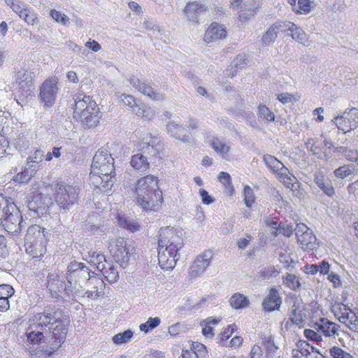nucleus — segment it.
<instances>
[{
  "instance_id": "obj_1",
  "label": "nucleus",
  "mask_w": 358,
  "mask_h": 358,
  "mask_svg": "<svg viewBox=\"0 0 358 358\" xmlns=\"http://www.w3.org/2000/svg\"><path fill=\"white\" fill-rule=\"evenodd\" d=\"M69 322V320L62 316L59 310L52 313L45 310L36 313L29 319V327L26 331L27 341L33 345L38 344L44 339V334L48 331L51 334V338L48 341L49 346L43 350V353L45 357H50L65 341Z\"/></svg>"
},
{
  "instance_id": "obj_2",
  "label": "nucleus",
  "mask_w": 358,
  "mask_h": 358,
  "mask_svg": "<svg viewBox=\"0 0 358 358\" xmlns=\"http://www.w3.org/2000/svg\"><path fill=\"white\" fill-rule=\"evenodd\" d=\"M158 240V261L162 269L175 267L178 252L183 247L182 232L173 227L160 229Z\"/></svg>"
},
{
  "instance_id": "obj_3",
  "label": "nucleus",
  "mask_w": 358,
  "mask_h": 358,
  "mask_svg": "<svg viewBox=\"0 0 358 358\" xmlns=\"http://www.w3.org/2000/svg\"><path fill=\"white\" fill-rule=\"evenodd\" d=\"M114 159L105 149H99L94 155L90 180L92 185L106 192L110 189L114 183L115 177Z\"/></svg>"
},
{
  "instance_id": "obj_4",
  "label": "nucleus",
  "mask_w": 358,
  "mask_h": 358,
  "mask_svg": "<svg viewBox=\"0 0 358 358\" xmlns=\"http://www.w3.org/2000/svg\"><path fill=\"white\" fill-rule=\"evenodd\" d=\"M137 203L145 211L157 210L162 203V192L158 186V179L153 175L139 178L134 186Z\"/></svg>"
},
{
  "instance_id": "obj_5",
  "label": "nucleus",
  "mask_w": 358,
  "mask_h": 358,
  "mask_svg": "<svg viewBox=\"0 0 358 358\" xmlns=\"http://www.w3.org/2000/svg\"><path fill=\"white\" fill-rule=\"evenodd\" d=\"M73 101V117L87 128L96 127L101 115L96 101L83 93L76 94Z\"/></svg>"
},
{
  "instance_id": "obj_6",
  "label": "nucleus",
  "mask_w": 358,
  "mask_h": 358,
  "mask_svg": "<svg viewBox=\"0 0 358 358\" xmlns=\"http://www.w3.org/2000/svg\"><path fill=\"white\" fill-rule=\"evenodd\" d=\"M92 271L82 262H71L67 267L66 280L71 292L83 295V289L92 275Z\"/></svg>"
},
{
  "instance_id": "obj_7",
  "label": "nucleus",
  "mask_w": 358,
  "mask_h": 358,
  "mask_svg": "<svg viewBox=\"0 0 358 358\" xmlns=\"http://www.w3.org/2000/svg\"><path fill=\"white\" fill-rule=\"evenodd\" d=\"M108 249L114 260L122 267L127 266L130 260L134 259L135 248L124 238L111 240Z\"/></svg>"
},
{
  "instance_id": "obj_8",
  "label": "nucleus",
  "mask_w": 358,
  "mask_h": 358,
  "mask_svg": "<svg viewBox=\"0 0 358 358\" xmlns=\"http://www.w3.org/2000/svg\"><path fill=\"white\" fill-rule=\"evenodd\" d=\"M0 223L8 233L17 234L21 231L23 221L21 213L14 203L8 205L5 215L0 220Z\"/></svg>"
},
{
  "instance_id": "obj_9",
  "label": "nucleus",
  "mask_w": 358,
  "mask_h": 358,
  "mask_svg": "<svg viewBox=\"0 0 358 358\" xmlns=\"http://www.w3.org/2000/svg\"><path fill=\"white\" fill-rule=\"evenodd\" d=\"M55 199L60 208H69L78 199V189L69 185L58 184L55 190Z\"/></svg>"
},
{
  "instance_id": "obj_10",
  "label": "nucleus",
  "mask_w": 358,
  "mask_h": 358,
  "mask_svg": "<svg viewBox=\"0 0 358 358\" xmlns=\"http://www.w3.org/2000/svg\"><path fill=\"white\" fill-rule=\"evenodd\" d=\"M59 79L56 76L46 79L40 87L39 98L45 107H51L57 99Z\"/></svg>"
},
{
  "instance_id": "obj_11",
  "label": "nucleus",
  "mask_w": 358,
  "mask_h": 358,
  "mask_svg": "<svg viewBox=\"0 0 358 358\" xmlns=\"http://www.w3.org/2000/svg\"><path fill=\"white\" fill-rule=\"evenodd\" d=\"M46 288L53 298L62 296L63 292L66 296H70L71 288L69 287V284L66 285L63 278L56 271L48 273Z\"/></svg>"
},
{
  "instance_id": "obj_12",
  "label": "nucleus",
  "mask_w": 358,
  "mask_h": 358,
  "mask_svg": "<svg viewBox=\"0 0 358 358\" xmlns=\"http://www.w3.org/2000/svg\"><path fill=\"white\" fill-rule=\"evenodd\" d=\"M334 121L339 130L349 132L358 127V109L346 110L343 115L335 117Z\"/></svg>"
},
{
  "instance_id": "obj_13",
  "label": "nucleus",
  "mask_w": 358,
  "mask_h": 358,
  "mask_svg": "<svg viewBox=\"0 0 358 358\" xmlns=\"http://www.w3.org/2000/svg\"><path fill=\"white\" fill-rule=\"evenodd\" d=\"M295 234L301 248L304 250H313L317 246V239L313 231L304 224L296 225Z\"/></svg>"
},
{
  "instance_id": "obj_14",
  "label": "nucleus",
  "mask_w": 358,
  "mask_h": 358,
  "mask_svg": "<svg viewBox=\"0 0 358 358\" xmlns=\"http://www.w3.org/2000/svg\"><path fill=\"white\" fill-rule=\"evenodd\" d=\"M213 252L210 250H206L198 256L192 262L189 268V275L191 278L200 276L209 266Z\"/></svg>"
},
{
  "instance_id": "obj_15",
  "label": "nucleus",
  "mask_w": 358,
  "mask_h": 358,
  "mask_svg": "<svg viewBox=\"0 0 358 358\" xmlns=\"http://www.w3.org/2000/svg\"><path fill=\"white\" fill-rule=\"evenodd\" d=\"M105 287L106 284L103 279L99 278L94 273H92L91 278L83 288L87 289L85 291V294H86L88 298L96 299L105 294Z\"/></svg>"
},
{
  "instance_id": "obj_16",
  "label": "nucleus",
  "mask_w": 358,
  "mask_h": 358,
  "mask_svg": "<svg viewBox=\"0 0 358 358\" xmlns=\"http://www.w3.org/2000/svg\"><path fill=\"white\" fill-rule=\"evenodd\" d=\"M140 146L144 153L153 157H157L162 149L160 138L151 134H148L142 139Z\"/></svg>"
},
{
  "instance_id": "obj_17",
  "label": "nucleus",
  "mask_w": 358,
  "mask_h": 358,
  "mask_svg": "<svg viewBox=\"0 0 358 358\" xmlns=\"http://www.w3.org/2000/svg\"><path fill=\"white\" fill-rule=\"evenodd\" d=\"M227 34L226 27L217 22H212L205 32L203 40L208 44L216 40L226 38Z\"/></svg>"
},
{
  "instance_id": "obj_18",
  "label": "nucleus",
  "mask_w": 358,
  "mask_h": 358,
  "mask_svg": "<svg viewBox=\"0 0 358 358\" xmlns=\"http://www.w3.org/2000/svg\"><path fill=\"white\" fill-rule=\"evenodd\" d=\"M207 11L205 4L198 1L188 2L183 9L187 20L189 22L198 23L199 16Z\"/></svg>"
},
{
  "instance_id": "obj_19",
  "label": "nucleus",
  "mask_w": 358,
  "mask_h": 358,
  "mask_svg": "<svg viewBox=\"0 0 358 358\" xmlns=\"http://www.w3.org/2000/svg\"><path fill=\"white\" fill-rule=\"evenodd\" d=\"M129 82L135 89L152 99L162 100L164 99L163 94L156 92L151 86L141 82L140 79L134 76L130 77Z\"/></svg>"
},
{
  "instance_id": "obj_20",
  "label": "nucleus",
  "mask_w": 358,
  "mask_h": 358,
  "mask_svg": "<svg viewBox=\"0 0 358 358\" xmlns=\"http://www.w3.org/2000/svg\"><path fill=\"white\" fill-rule=\"evenodd\" d=\"M314 328L317 331H321L325 336L334 338L338 336L340 326L335 322L329 321L327 318H320L319 322L314 324Z\"/></svg>"
},
{
  "instance_id": "obj_21",
  "label": "nucleus",
  "mask_w": 358,
  "mask_h": 358,
  "mask_svg": "<svg viewBox=\"0 0 358 358\" xmlns=\"http://www.w3.org/2000/svg\"><path fill=\"white\" fill-rule=\"evenodd\" d=\"M282 303L281 298L275 288H271L265 297L262 306L266 311L278 310Z\"/></svg>"
},
{
  "instance_id": "obj_22",
  "label": "nucleus",
  "mask_w": 358,
  "mask_h": 358,
  "mask_svg": "<svg viewBox=\"0 0 358 358\" xmlns=\"http://www.w3.org/2000/svg\"><path fill=\"white\" fill-rule=\"evenodd\" d=\"M48 239L45 241L33 242L32 243H24L26 252L33 259L42 257L47 252Z\"/></svg>"
},
{
  "instance_id": "obj_23",
  "label": "nucleus",
  "mask_w": 358,
  "mask_h": 358,
  "mask_svg": "<svg viewBox=\"0 0 358 358\" xmlns=\"http://www.w3.org/2000/svg\"><path fill=\"white\" fill-rule=\"evenodd\" d=\"M344 312L338 317L341 323L344 324L350 330L358 333V316L344 306Z\"/></svg>"
},
{
  "instance_id": "obj_24",
  "label": "nucleus",
  "mask_w": 358,
  "mask_h": 358,
  "mask_svg": "<svg viewBox=\"0 0 358 358\" xmlns=\"http://www.w3.org/2000/svg\"><path fill=\"white\" fill-rule=\"evenodd\" d=\"M47 238L45 234V229L39 225L34 224L28 227L24 238V243H32L33 242L45 241Z\"/></svg>"
},
{
  "instance_id": "obj_25",
  "label": "nucleus",
  "mask_w": 358,
  "mask_h": 358,
  "mask_svg": "<svg viewBox=\"0 0 358 358\" xmlns=\"http://www.w3.org/2000/svg\"><path fill=\"white\" fill-rule=\"evenodd\" d=\"M314 182L327 196L331 197L335 194L334 188L329 180L325 178L321 171H317L314 175Z\"/></svg>"
},
{
  "instance_id": "obj_26",
  "label": "nucleus",
  "mask_w": 358,
  "mask_h": 358,
  "mask_svg": "<svg viewBox=\"0 0 358 358\" xmlns=\"http://www.w3.org/2000/svg\"><path fill=\"white\" fill-rule=\"evenodd\" d=\"M166 130L170 135L182 142H188L190 139L189 135L187 134V128L174 122H169L166 124Z\"/></svg>"
},
{
  "instance_id": "obj_27",
  "label": "nucleus",
  "mask_w": 358,
  "mask_h": 358,
  "mask_svg": "<svg viewBox=\"0 0 358 358\" xmlns=\"http://www.w3.org/2000/svg\"><path fill=\"white\" fill-rule=\"evenodd\" d=\"M15 80L22 90L28 92L33 86V73L27 69H21L17 72Z\"/></svg>"
},
{
  "instance_id": "obj_28",
  "label": "nucleus",
  "mask_w": 358,
  "mask_h": 358,
  "mask_svg": "<svg viewBox=\"0 0 358 358\" xmlns=\"http://www.w3.org/2000/svg\"><path fill=\"white\" fill-rule=\"evenodd\" d=\"M37 170L34 165L26 164L21 172L15 175L13 180L18 183H27L34 176Z\"/></svg>"
},
{
  "instance_id": "obj_29",
  "label": "nucleus",
  "mask_w": 358,
  "mask_h": 358,
  "mask_svg": "<svg viewBox=\"0 0 358 358\" xmlns=\"http://www.w3.org/2000/svg\"><path fill=\"white\" fill-rule=\"evenodd\" d=\"M306 318V310L303 307L294 304L290 310V320L293 324L303 327Z\"/></svg>"
},
{
  "instance_id": "obj_30",
  "label": "nucleus",
  "mask_w": 358,
  "mask_h": 358,
  "mask_svg": "<svg viewBox=\"0 0 358 358\" xmlns=\"http://www.w3.org/2000/svg\"><path fill=\"white\" fill-rule=\"evenodd\" d=\"M98 270L102 273V275L109 282L114 283L119 279L117 268L110 264H107L106 266L101 264L98 266Z\"/></svg>"
},
{
  "instance_id": "obj_31",
  "label": "nucleus",
  "mask_w": 358,
  "mask_h": 358,
  "mask_svg": "<svg viewBox=\"0 0 358 358\" xmlns=\"http://www.w3.org/2000/svg\"><path fill=\"white\" fill-rule=\"evenodd\" d=\"M306 148L308 150L311 151L313 154L318 159L327 161L331 157L330 150H322L320 145L316 142H314L313 140H309L306 143Z\"/></svg>"
},
{
  "instance_id": "obj_32",
  "label": "nucleus",
  "mask_w": 358,
  "mask_h": 358,
  "mask_svg": "<svg viewBox=\"0 0 358 358\" xmlns=\"http://www.w3.org/2000/svg\"><path fill=\"white\" fill-rule=\"evenodd\" d=\"M130 164L135 170L140 172H145L150 167L147 158L142 154L134 155L131 158Z\"/></svg>"
},
{
  "instance_id": "obj_33",
  "label": "nucleus",
  "mask_w": 358,
  "mask_h": 358,
  "mask_svg": "<svg viewBox=\"0 0 358 358\" xmlns=\"http://www.w3.org/2000/svg\"><path fill=\"white\" fill-rule=\"evenodd\" d=\"M231 306L234 309H242L246 308L250 301L247 296L241 293L234 294L229 299Z\"/></svg>"
},
{
  "instance_id": "obj_34",
  "label": "nucleus",
  "mask_w": 358,
  "mask_h": 358,
  "mask_svg": "<svg viewBox=\"0 0 358 358\" xmlns=\"http://www.w3.org/2000/svg\"><path fill=\"white\" fill-rule=\"evenodd\" d=\"M211 146L217 153L221 155L223 157L227 155L230 150V145L219 138H213Z\"/></svg>"
},
{
  "instance_id": "obj_35",
  "label": "nucleus",
  "mask_w": 358,
  "mask_h": 358,
  "mask_svg": "<svg viewBox=\"0 0 358 358\" xmlns=\"http://www.w3.org/2000/svg\"><path fill=\"white\" fill-rule=\"evenodd\" d=\"M282 282L284 285L292 290L299 289L301 286L298 277L289 273H287L286 275L282 277Z\"/></svg>"
},
{
  "instance_id": "obj_36",
  "label": "nucleus",
  "mask_w": 358,
  "mask_h": 358,
  "mask_svg": "<svg viewBox=\"0 0 358 358\" xmlns=\"http://www.w3.org/2000/svg\"><path fill=\"white\" fill-rule=\"evenodd\" d=\"M134 336V332L131 329H127L124 332L115 334L113 338V342L116 345H122L129 343Z\"/></svg>"
},
{
  "instance_id": "obj_37",
  "label": "nucleus",
  "mask_w": 358,
  "mask_h": 358,
  "mask_svg": "<svg viewBox=\"0 0 358 358\" xmlns=\"http://www.w3.org/2000/svg\"><path fill=\"white\" fill-rule=\"evenodd\" d=\"M313 2L310 0H298V4L295 7V10H294V13L296 14H303L307 15L310 13L313 6H312Z\"/></svg>"
},
{
  "instance_id": "obj_38",
  "label": "nucleus",
  "mask_w": 358,
  "mask_h": 358,
  "mask_svg": "<svg viewBox=\"0 0 358 358\" xmlns=\"http://www.w3.org/2000/svg\"><path fill=\"white\" fill-rule=\"evenodd\" d=\"M278 30H276L272 24L263 34L262 38V43L264 45H269L275 41L278 37Z\"/></svg>"
},
{
  "instance_id": "obj_39",
  "label": "nucleus",
  "mask_w": 358,
  "mask_h": 358,
  "mask_svg": "<svg viewBox=\"0 0 358 358\" xmlns=\"http://www.w3.org/2000/svg\"><path fill=\"white\" fill-rule=\"evenodd\" d=\"M43 152L41 150H35L27 159L26 164L34 165L38 170L43 159Z\"/></svg>"
},
{
  "instance_id": "obj_40",
  "label": "nucleus",
  "mask_w": 358,
  "mask_h": 358,
  "mask_svg": "<svg viewBox=\"0 0 358 358\" xmlns=\"http://www.w3.org/2000/svg\"><path fill=\"white\" fill-rule=\"evenodd\" d=\"M290 32L292 38L296 41L302 44H305L307 41L306 33L301 27H298L295 24H294L293 27H292Z\"/></svg>"
},
{
  "instance_id": "obj_41",
  "label": "nucleus",
  "mask_w": 358,
  "mask_h": 358,
  "mask_svg": "<svg viewBox=\"0 0 358 358\" xmlns=\"http://www.w3.org/2000/svg\"><path fill=\"white\" fill-rule=\"evenodd\" d=\"M161 320L159 317H149L146 322L141 324L139 329L141 331L148 333L160 324Z\"/></svg>"
},
{
  "instance_id": "obj_42",
  "label": "nucleus",
  "mask_w": 358,
  "mask_h": 358,
  "mask_svg": "<svg viewBox=\"0 0 358 358\" xmlns=\"http://www.w3.org/2000/svg\"><path fill=\"white\" fill-rule=\"evenodd\" d=\"M263 160L266 166L275 173L280 168H282L283 164L271 155H264Z\"/></svg>"
},
{
  "instance_id": "obj_43",
  "label": "nucleus",
  "mask_w": 358,
  "mask_h": 358,
  "mask_svg": "<svg viewBox=\"0 0 358 358\" xmlns=\"http://www.w3.org/2000/svg\"><path fill=\"white\" fill-rule=\"evenodd\" d=\"M258 115L266 122L275 120L274 113L265 105L260 104L258 107Z\"/></svg>"
},
{
  "instance_id": "obj_44",
  "label": "nucleus",
  "mask_w": 358,
  "mask_h": 358,
  "mask_svg": "<svg viewBox=\"0 0 358 358\" xmlns=\"http://www.w3.org/2000/svg\"><path fill=\"white\" fill-rule=\"evenodd\" d=\"M355 170L352 165H344L340 166L334 171V175L336 178L344 179L351 175Z\"/></svg>"
},
{
  "instance_id": "obj_45",
  "label": "nucleus",
  "mask_w": 358,
  "mask_h": 358,
  "mask_svg": "<svg viewBox=\"0 0 358 358\" xmlns=\"http://www.w3.org/2000/svg\"><path fill=\"white\" fill-rule=\"evenodd\" d=\"M243 200L247 207L250 208L255 201V195L254 190L248 185L243 188Z\"/></svg>"
},
{
  "instance_id": "obj_46",
  "label": "nucleus",
  "mask_w": 358,
  "mask_h": 358,
  "mask_svg": "<svg viewBox=\"0 0 358 358\" xmlns=\"http://www.w3.org/2000/svg\"><path fill=\"white\" fill-rule=\"evenodd\" d=\"M279 272L273 266H268L262 268L259 272V278L262 280H268L273 275H278Z\"/></svg>"
},
{
  "instance_id": "obj_47",
  "label": "nucleus",
  "mask_w": 358,
  "mask_h": 358,
  "mask_svg": "<svg viewBox=\"0 0 358 358\" xmlns=\"http://www.w3.org/2000/svg\"><path fill=\"white\" fill-rule=\"evenodd\" d=\"M220 320L208 317L205 320V327L202 329V333L206 337H212L214 335L213 324H216Z\"/></svg>"
},
{
  "instance_id": "obj_48",
  "label": "nucleus",
  "mask_w": 358,
  "mask_h": 358,
  "mask_svg": "<svg viewBox=\"0 0 358 358\" xmlns=\"http://www.w3.org/2000/svg\"><path fill=\"white\" fill-rule=\"evenodd\" d=\"M50 16L58 23L67 26L69 24V18L65 14L56 10H50Z\"/></svg>"
},
{
  "instance_id": "obj_49",
  "label": "nucleus",
  "mask_w": 358,
  "mask_h": 358,
  "mask_svg": "<svg viewBox=\"0 0 358 358\" xmlns=\"http://www.w3.org/2000/svg\"><path fill=\"white\" fill-rule=\"evenodd\" d=\"M329 353L333 358H354L352 355L337 346L332 347Z\"/></svg>"
},
{
  "instance_id": "obj_50",
  "label": "nucleus",
  "mask_w": 358,
  "mask_h": 358,
  "mask_svg": "<svg viewBox=\"0 0 358 358\" xmlns=\"http://www.w3.org/2000/svg\"><path fill=\"white\" fill-rule=\"evenodd\" d=\"M264 346L266 348V357L273 358V354L277 351L278 347L274 344L273 341L271 338H268L264 341Z\"/></svg>"
},
{
  "instance_id": "obj_51",
  "label": "nucleus",
  "mask_w": 358,
  "mask_h": 358,
  "mask_svg": "<svg viewBox=\"0 0 358 358\" xmlns=\"http://www.w3.org/2000/svg\"><path fill=\"white\" fill-rule=\"evenodd\" d=\"M192 349L195 354L198 355V358H206L208 354L206 347L200 343L194 342L192 344Z\"/></svg>"
},
{
  "instance_id": "obj_52",
  "label": "nucleus",
  "mask_w": 358,
  "mask_h": 358,
  "mask_svg": "<svg viewBox=\"0 0 358 358\" xmlns=\"http://www.w3.org/2000/svg\"><path fill=\"white\" fill-rule=\"evenodd\" d=\"M293 22L289 21H278L273 24L276 30H278V33L280 31L285 32L287 31L291 30L292 27L294 26Z\"/></svg>"
},
{
  "instance_id": "obj_53",
  "label": "nucleus",
  "mask_w": 358,
  "mask_h": 358,
  "mask_svg": "<svg viewBox=\"0 0 358 358\" xmlns=\"http://www.w3.org/2000/svg\"><path fill=\"white\" fill-rule=\"evenodd\" d=\"M14 145L20 151L26 150L29 146V141L24 136H19L15 139Z\"/></svg>"
},
{
  "instance_id": "obj_54",
  "label": "nucleus",
  "mask_w": 358,
  "mask_h": 358,
  "mask_svg": "<svg viewBox=\"0 0 358 358\" xmlns=\"http://www.w3.org/2000/svg\"><path fill=\"white\" fill-rule=\"evenodd\" d=\"M5 3L15 13L24 8V3L20 0H5Z\"/></svg>"
},
{
  "instance_id": "obj_55",
  "label": "nucleus",
  "mask_w": 358,
  "mask_h": 358,
  "mask_svg": "<svg viewBox=\"0 0 358 358\" xmlns=\"http://www.w3.org/2000/svg\"><path fill=\"white\" fill-rule=\"evenodd\" d=\"M248 59L245 55H238L233 60V64L236 70L241 69L247 64Z\"/></svg>"
},
{
  "instance_id": "obj_56",
  "label": "nucleus",
  "mask_w": 358,
  "mask_h": 358,
  "mask_svg": "<svg viewBox=\"0 0 358 358\" xmlns=\"http://www.w3.org/2000/svg\"><path fill=\"white\" fill-rule=\"evenodd\" d=\"M199 194L201 198L202 203L205 205H210L215 201V199L203 188L199 189Z\"/></svg>"
},
{
  "instance_id": "obj_57",
  "label": "nucleus",
  "mask_w": 358,
  "mask_h": 358,
  "mask_svg": "<svg viewBox=\"0 0 358 358\" xmlns=\"http://www.w3.org/2000/svg\"><path fill=\"white\" fill-rule=\"evenodd\" d=\"M291 190L292 195L299 200H303L306 196V192L301 187L300 183H296V186L294 185V187H292Z\"/></svg>"
},
{
  "instance_id": "obj_58",
  "label": "nucleus",
  "mask_w": 358,
  "mask_h": 358,
  "mask_svg": "<svg viewBox=\"0 0 358 358\" xmlns=\"http://www.w3.org/2000/svg\"><path fill=\"white\" fill-rule=\"evenodd\" d=\"M14 289L9 285H0V297L6 296L8 299L9 297L14 294Z\"/></svg>"
},
{
  "instance_id": "obj_59",
  "label": "nucleus",
  "mask_w": 358,
  "mask_h": 358,
  "mask_svg": "<svg viewBox=\"0 0 358 358\" xmlns=\"http://www.w3.org/2000/svg\"><path fill=\"white\" fill-rule=\"evenodd\" d=\"M318 332L319 331L316 332L313 329H305L303 334L307 338L311 341L320 342L322 341V338Z\"/></svg>"
},
{
  "instance_id": "obj_60",
  "label": "nucleus",
  "mask_w": 358,
  "mask_h": 358,
  "mask_svg": "<svg viewBox=\"0 0 358 358\" xmlns=\"http://www.w3.org/2000/svg\"><path fill=\"white\" fill-rule=\"evenodd\" d=\"M218 178L220 181L226 187H230L232 189L233 186L231 181V176L230 175L227 173L222 171L219 173Z\"/></svg>"
},
{
  "instance_id": "obj_61",
  "label": "nucleus",
  "mask_w": 358,
  "mask_h": 358,
  "mask_svg": "<svg viewBox=\"0 0 358 358\" xmlns=\"http://www.w3.org/2000/svg\"><path fill=\"white\" fill-rule=\"evenodd\" d=\"M279 260L281 263L284 264V266L287 268H289L290 267L293 268L294 266V265H292L294 264V262L289 255H280Z\"/></svg>"
},
{
  "instance_id": "obj_62",
  "label": "nucleus",
  "mask_w": 358,
  "mask_h": 358,
  "mask_svg": "<svg viewBox=\"0 0 358 358\" xmlns=\"http://www.w3.org/2000/svg\"><path fill=\"white\" fill-rule=\"evenodd\" d=\"M278 231L287 237H290L293 234V229L289 225L280 224Z\"/></svg>"
},
{
  "instance_id": "obj_63",
  "label": "nucleus",
  "mask_w": 358,
  "mask_h": 358,
  "mask_svg": "<svg viewBox=\"0 0 358 358\" xmlns=\"http://www.w3.org/2000/svg\"><path fill=\"white\" fill-rule=\"evenodd\" d=\"M277 98L282 104H286L292 101L294 95L289 93H281L278 94Z\"/></svg>"
},
{
  "instance_id": "obj_64",
  "label": "nucleus",
  "mask_w": 358,
  "mask_h": 358,
  "mask_svg": "<svg viewBox=\"0 0 358 358\" xmlns=\"http://www.w3.org/2000/svg\"><path fill=\"white\" fill-rule=\"evenodd\" d=\"M328 280L333 283L334 287H338L341 285L340 276L334 272L329 273Z\"/></svg>"
}]
</instances>
